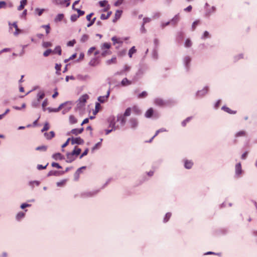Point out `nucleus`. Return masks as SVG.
Returning a JSON list of instances; mask_svg holds the SVG:
<instances>
[{
  "label": "nucleus",
  "mask_w": 257,
  "mask_h": 257,
  "mask_svg": "<svg viewBox=\"0 0 257 257\" xmlns=\"http://www.w3.org/2000/svg\"><path fill=\"white\" fill-rule=\"evenodd\" d=\"M109 127H111L110 130H105V134L106 135H108L111 132H112L113 130H115L116 129H118L119 128L118 125H115V122L114 118H113L112 120H110V123H109Z\"/></svg>",
  "instance_id": "f257e3e1"
},
{
  "label": "nucleus",
  "mask_w": 257,
  "mask_h": 257,
  "mask_svg": "<svg viewBox=\"0 0 257 257\" xmlns=\"http://www.w3.org/2000/svg\"><path fill=\"white\" fill-rule=\"evenodd\" d=\"M9 25L10 29L12 30L13 27L15 29V32H14V35L15 36H17L22 33V30L19 29L17 22H14L13 24L9 23Z\"/></svg>",
  "instance_id": "f03ea898"
},
{
  "label": "nucleus",
  "mask_w": 257,
  "mask_h": 257,
  "mask_svg": "<svg viewBox=\"0 0 257 257\" xmlns=\"http://www.w3.org/2000/svg\"><path fill=\"white\" fill-rule=\"evenodd\" d=\"M89 98V96L87 94H84L81 96L78 100V105L79 107H82L85 105L87 100Z\"/></svg>",
  "instance_id": "7ed1b4c3"
},
{
  "label": "nucleus",
  "mask_w": 257,
  "mask_h": 257,
  "mask_svg": "<svg viewBox=\"0 0 257 257\" xmlns=\"http://www.w3.org/2000/svg\"><path fill=\"white\" fill-rule=\"evenodd\" d=\"M110 95V90L107 91V94L104 96H100L98 97V100L100 103H104L107 101V99Z\"/></svg>",
  "instance_id": "20e7f679"
},
{
  "label": "nucleus",
  "mask_w": 257,
  "mask_h": 257,
  "mask_svg": "<svg viewBox=\"0 0 257 257\" xmlns=\"http://www.w3.org/2000/svg\"><path fill=\"white\" fill-rule=\"evenodd\" d=\"M45 96V93L43 91H40L37 94V100L38 103L37 104H33V106L35 107H37L39 105L40 101L41 99H42Z\"/></svg>",
  "instance_id": "39448f33"
},
{
  "label": "nucleus",
  "mask_w": 257,
  "mask_h": 257,
  "mask_svg": "<svg viewBox=\"0 0 257 257\" xmlns=\"http://www.w3.org/2000/svg\"><path fill=\"white\" fill-rule=\"evenodd\" d=\"M154 103L159 106H164L166 105L165 102L160 98H157L154 100Z\"/></svg>",
  "instance_id": "423d86ee"
},
{
  "label": "nucleus",
  "mask_w": 257,
  "mask_h": 257,
  "mask_svg": "<svg viewBox=\"0 0 257 257\" xmlns=\"http://www.w3.org/2000/svg\"><path fill=\"white\" fill-rule=\"evenodd\" d=\"M117 121L119 122L121 126L124 125L126 122L125 117L122 114H119L117 116Z\"/></svg>",
  "instance_id": "0eeeda50"
},
{
  "label": "nucleus",
  "mask_w": 257,
  "mask_h": 257,
  "mask_svg": "<svg viewBox=\"0 0 257 257\" xmlns=\"http://www.w3.org/2000/svg\"><path fill=\"white\" fill-rule=\"evenodd\" d=\"M71 143L72 145L76 144L81 145L84 143V141L80 137L72 138L71 139Z\"/></svg>",
  "instance_id": "6e6552de"
},
{
  "label": "nucleus",
  "mask_w": 257,
  "mask_h": 257,
  "mask_svg": "<svg viewBox=\"0 0 257 257\" xmlns=\"http://www.w3.org/2000/svg\"><path fill=\"white\" fill-rule=\"evenodd\" d=\"M208 88L207 87H205L202 90L197 92V95L199 96H203L208 92Z\"/></svg>",
  "instance_id": "1a4fd4ad"
},
{
  "label": "nucleus",
  "mask_w": 257,
  "mask_h": 257,
  "mask_svg": "<svg viewBox=\"0 0 257 257\" xmlns=\"http://www.w3.org/2000/svg\"><path fill=\"white\" fill-rule=\"evenodd\" d=\"M27 211V210H25V211H20L16 215V219L18 221H20L22 219H23L25 215L26 212Z\"/></svg>",
  "instance_id": "9d476101"
},
{
  "label": "nucleus",
  "mask_w": 257,
  "mask_h": 257,
  "mask_svg": "<svg viewBox=\"0 0 257 257\" xmlns=\"http://www.w3.org/2000/svg\"><path fill=\"white\" fill-rule=\"evenodd\" d=\"M154 112V109L151 107L147 110V111L145 113V116L147 118H150L153 116Z\"/></svg>",
  "instance_id": "9b49d317"
},
{
  "label": "nucleus",
  "mask_w": 257,
  "mask_h": 257,
  "mask_svg": "<svg viewBox=\"0 0 257 257\" xmlns=\"http://www.w3.org/2000/svg\"><path fill=\"white\" fill-rule=\"evenodd\" d=\"M75 159L74 154L72 152L67 154V162L71 163Z\"/></svg>",
  "instance_id": "f8f14e48"
},
{
  "label": "nucleus",
  "mask_w": 257,
  "mask_h": 257,
  "mask_svg": "<svg viewBox=\"0 0 257 257\" xmlns=\"http://www.w3.org/2000/svg\"><path fill=\"white\" fill-rule=\"evenodd\" d=\"M83 130H84L83 127H81V128L79 129L74 128L71 131L70 133L75 135H77L78 134H81L83 132Z\"/></svg>",
  "instance_id": "ddd939ff"
},
{
  "label": "nucleus",
  "mask_w": 257,
  "mask_h": 257,
  "mask_svg": "<svg viewBox=\"0 0 257 257\" xmlns=\"http://www.w3.org/2000/svg\"><path fill=\"white\" fill-rule=\"evenodd\" d=\"M242 173V169L240 163H238L235 165V173L237 176H239Z\"/></svg>",
  "instance_id": "4468645a"
},
{
  "label": "nucleus",
  "mask_w": 257,
  "mask_h": 257,
  "mask_svg": "<svg viewBox=\"0 0 257 257\" xmlns=\"http://www.w3.org/2000/svg\"><path fill=\"white\" fill-rule=\"evenodd\" d=\"M99 63V60L98 58L95 57L94 58L92 59L89 62V65L92 66H95L98 65Z\"/></svg>",
  "instance_id": "2eb2a0df"
},
{
  "label": "nucleus",
  "mask_w": 257,
  "mask_h": 257,
  "mask_svg": "<svg viewBox=\"0 0 257 257\" xmlns=\"http://www.w3.org/2000/svg\"><path fill=\"white\" fill-rule=\"evenodd\" d=\"M122 11L117 10L115 13L114 19L113 20V22L115 23L117 20H118L121 15Z\"/></svg>",
  "instance_id": "dca6fc26"
},
{
  "label": "nucleus",
  "mask_w": 257,
  "mask_h": 257,
  "mask_svg": "<svg viewBox=\"0 0 257 257\" xmlns=\"http://www.w3.org/2000/svg\"><path fill=\"white\" fill-rule=\"evenodd\" d=\"M44 136L48 140H50L55 137V133L53 131H51L49 133H45Z\"/></svg>",
  "instance_id": "f3484780"
},
{
  "label": "nucleus",
  "mask_w": 257,
  "mask_h": 257,
  "mask_svg": "<svg viewBox=\"0 0 257 257\" xmlns=\"http://www.w3.org/2000/svg\"><path fill=\"white\" fill-rule=\"evenodd\" d=\"M111 40L113 42L114 45H115L116 43L122 44L123 43V40L122 39L117 38L116 37H113L111 38Z\"/></svg>",
  "instance_id": "a211bd4d"
},
{
  "label": "nucleus",
  "mask_w": 257,
  "mask_h": 257,
  "mask_svg": "<svg viewBox=\"0 0 257 257\" xmlns=\"http://www.w3.org/2000/svg\"><path fill=\"white\" fill-rule=\"evenodd\" d=\"M222 109L229 114H235L236 112V111L232 110L229 107L225 106H224L222 107Z\"/></svg>",
  "instance_id": "6ab92c4d"
},
{
  "label": "nucleus",
  "mask_w": 257,
  "mask_h": 257,
  "mask_svg": "<svg viewBox=\"0 0 257 257\" xmlns=\"http://www.w3.org/2000/svg\"><path fill=\"white\" fill-rule=\"evenodd\" d=\"M167 130L164 128H162L156 131L155 135L151 139L149 142H151L152 140L155 138L160 133L166 132Z\"/></svg>",
  "instance_id": "aec40b11"
},
{
  "label": "nucleus",
  "mask_w": 257,
  "mask_h": 257,
  "mask_svg": "<svg viewBox=\"0 0 257 257\" xmlns=\"http://www.w3.org/2000/svg\"><path fill=\"white\" fill-rule=\"evenodd\" d=\"M179 21V15H176L170 21L171 24L176 25Z\"/></svg>",
  "instance_id": "412c9836"
},
{
  "label": "nucleus",
  "mask_w": 257,
  "mask_h": 257,
  "mask_svg": "<svg viewBox=\"0 0 257 257\" xmlns=\"http://www.w3.org/2000/svg\"><path fill=\"white\" fill-rule=\"evenodd\" d=\"M27 3V0H22L21 1L20 5L18 7V10L19 11L22 10Z\"/></svg>",
  "instance_id": "4be33fe9"
},
{
  "label": "nucleus",
  "mask_w": 257,
  "mask_h": 257,
  "mask_svg": "<svg viewBox=\"0 0 257 257\" xmlns=\"http://www.w3.org/2000/svg\"><path fill=\"white\" fill-rule=\"evenodd\" d=\"M52 157L54 159H55L56 160H61L64 158L63 156L60 153H59L54 154L53 155Z\"/></svg>",
  "instance_id": "5701e85b"
},
{
  "label": "nucleus",
  "mask_w": 257,
  "mask_h": 257,
  "mask_svg": "<svg viewBox=\"0 0 257 257\" xmlns=\"http://www.w3.org/2000/svg\"><path fill=\"white\" fill-rule=\"evenodd\" d=\"M131 126L132 128H135L138 125L137 120L135 118H132L130 119Z\"/></svg>",
  "instance_id": "b1692460"
},
{
  "label": "nucleus",
  "mask_w": 257,
  "mask_h": 257,
  "mask_svg": "<svg viewBox=\"0 0 257 257\" xmlns=\"http://www.w3.org/2000/svg\"><path fill=\"white\" fill-rule=\"evenodd\" d=\"M193 163L191 161L186 160L185 161L184 166L186 169H189L192 168Z\"/></svg>",
  "instance_id": "393cba45"
},
{
  "label": "nucleus",
  "mask_w": 257,
  "mask_h": 257,
  "mask_svg": "<svg viewBox=\"0 0 257 257\" xmlns=\"http://www.w3.org/2000/svg\"><path fill=\"white\" fill-rule=\"evenodd\" d=\"M69 120L71 124H75L77 122V118L73 115H70Z\"/></svg>",
  "instance_id": "a878e982"
},
{
  "label": "nucleus",
  "mask_w": 257,
  "mask_h": 257,
  "mask_svg": "<svg viewBox=\"0 0 257 257\" xmlns=\"http://www.w3.org/2000/svg\"><path fill=\"white\" fill-rule=\"evenodd\" d=\"M121 83L122 86H126L131 84L132 82L126 78H125L122 80Z\"/></svg>",
  "instance_id": "bb28decb"
},
{
  "label": "nucleus",
  "mask_w": 257,
  "mask_h": 257,
  "mask_svg": "<svg viewBox=\"0 0 257 257\" xmlns=\"http://www.w3.org/2000/svg\"><path fill=\"white\" fill-rule=\"evenodd\" d=\"M111 45L108 43H104L101 46V49L102 50H109L110 48Z\"/></svg>",
  "instance_id": "cd10ccee"
},
{
  "label": "nucleus",
  "mask_w": 257,
  "mask_h": 257,
  "mask_svg": "<svg viewBox=\"0 0 257 257\" xmlns=\"http://www.w3.org/2000/svg\"><path fill=\"white\" fill-rule=\"evenodd\" d=\"M137 49H136V47L135 46L132 47L128 51V56L130 58H132L133 54L136 53Z\"/></svg>",
  "instance_id": "c85d7f7f"
},
{
  "label": "nucleus",
  "mask_w": 257,
  "mask_h": 257,
  "mask_svg": "<svg viewBox=\"0 0 257 257\" xmlns=\"http://www.w3.org/2000/svg\"><path fill=\"white\" fill-rule=\"evenodd\" d=\"M52 52L54 54H58L59 55H61L62 52L61 47L59 46L56 47L54 51H52Z\"/></svg>",
  "instance_id": "c756f323"
},
{
  "label": "nucleus",
  "mask_w": 257,
  "mask_h": 257,
  "mask_svg": "<svg viewBox=\"0 0 257 257\" xmlns=\"http://www.w3.org/2000/svg\"><path fill=\"white\" fill-rule=\"evenodd\" d=\"M171 215H172L171 213H170V212L167 213L164 218L163 222L165 223L167 222L170 218Z\"/></svg>",
  "instance_id": "7c9ffc66"
},
{
  "label": "nucleus",
  "mask_w": 257,
  "mask_h": 257,
  "mask_svg": "<svg viewBox=\"0 0 257 257\" xmlns=\"http://www.w3.org/2000/svg\"><path fill=\"white\" fill-rule=\"evenodd\" d=\"M246 136V132L244 131L238 132L235 134V137H244Z\"/></svg>",
  "instance_id": "2f4dec72"
},
{
  "label": "nucleus",
  "mask_w": 257,
  "mask_h": 257,
  "mask_svg": "<svg viewBox=\"0 0 257 257\" xmlns=\"http://www.w3.org/2000/svg\"><path fill=\"white\" fill-rule=\"evenodd\" d=\"M81 151V150L80 148L76 147L72 152L73 154H74V155L78 156L80 154Z\"/></svg>",
  "instance_id": "473e14b6"
},
{
  "label": "nucleus",
  "mask_w": 257,
  "mask_h": 257,
  "mask_svg": "<svg viewBox=\"0 0 257 257\" xmlns=\"http://www.w3.org/2000/svg\"><path fill=\"white\" fill-rule=\"evenodd\" d=\"M116 63V58L115 57H112L111 59L108 60L106 61V63L108 65H110L111 64H115Z\"/></svg>",
  "instance_id": "72a5a7b5"
},
{
  "label": "nucleus",
  "mask_w": 257,
  "mask_h": 257,
  "mask_svg": "<svg viewBox=\"0 0 257 257\" xmlns=\"http://www.w3.org/2000/svg\"><path fill=\"white\" fill-rule=\"evenodd\" d=\"M64 18V15L62 14H58L55 19V22H59L62 20Z\"/></svg>",
  "instance_id": "f704fd0d"
},
{
  "label": "nucleus",
  "mask_w": 257,
  "mask_h": 257,
  "mask_svg": "<svg viewBox=\"0 0 257 257\" xmlns=\"http://www.w3.org/2000/svg\"><path fill=\"white\" fill-rule=\"evenodd\" d=\"M191 61V59L190 57L189 56H186L185 58H184V62L186 64V66H187V67H189V65Z\"/></svg>",
  "instance_id": "c9c22d12"
},
{
  "label": "nucleus",
  "mask_w": 257,
  "mask_h": 257,
  "mask_svg": "<svg viewBox=\"0 0 257 257\" xmlns=\"http://www.w3.org/2000/svg\"><path fill=\"white\" fill-rule=\"evenodd\" d=\"M200 23V21L199 20H196L195 22H193L192 25V30L194 31L196 29V27L197 26L199 25Z\"/></svg>",
  "instance_id": "e433bc0d"
},
{
  "label": "nucleus",
  "mask_w": 257,
  "mask_h": 257,
  "mask_svg": "<svg viewBox=\"0 0 257 257\" xmlns=\"http://www.w3.org/2000/svg\"><path fill=\"white\" fill-rule=\"evenodd\" d=\"M111 52L109 50H102V52L101 54V55L102 57H105L107 55H110Z\"/></svg>",
  "instance_id": "4c0bfd02"
},
{
  "label": "nucleus",
  "mask_w": 257,
  "mask_h": 257,
  "mask_svg": "<svg viewBox=\"0 0 257 257\" xmlns=\"http://www.w3.org/2000/svg\"><path fill=\"white\" fill-rule=\"evenodd\" d=\"M62 104L60 105L59 107L57 108H48V109L49 110V112H58L62 108Z\"/></svg>",
  "instance_id": "58836bf2"
},
{
  "label": "nucleus",
  "mask_w": 257,
  "mask_h": 257,
  "mask_svg": "<svg viewBox=\"0 0 257 257\" xmlns=\"http://www.w3.org/2000/svg\"><path fill=\"white\" fill-rule=\"evenodd\" d=\"M50 128L49 124L48 122H46L44 124V127L41 130L42 132L48 131Z\"/></svg>",
  "instance_id": "ea45409f"
},
{
  "label": "nucleus",
  "mask_w": 257,
  "mask_h": 257,
  "mask_svg": "<svg viewBox=\"0 0 257 257\" xmlns=\"http://www.w3.org/2000/svg\"><path fill=\"white\" fill-rule=\"evenodd\" d=\"M47 149V147L45 146H39V147H38L37 148H36V150L37 151H43V152L46 151Z\"/></svg>",
  "instance_id": "a19ab883"
},
{
  "label": "nucleus",
  "mask_w": 257,
  "mask_h": 257,
  "mask_svg": "<svg viewBox=\"0 0 257 257\" xmlns=\"http://www.w3.org/2000/svg\"><path fill=\"white\" fill-rule=\"evenodd\" d=\"M131 108L130 107L127 108L123 114H122L125 117L131 115Z\"/></svg>",
  "instance_id": "79ce46f5"
},
{
  "label": "nucleus",
  "mask_w": 257,
  "mask_h": 257,
  "mask_svg": "<svg viewBox=\"0 0 257 257\" xmlns=\"http://www.w3.org/2000/svg\"><path fill=\"white\" fill-rule=\"evenodd\" d=\"M89 36L87 34H84L81 38L80 41L81 42H85L88 40Z\"/></svg>",
  "instance_id": "37998d69"
},
{
  "label": "nucleus",
  "mask_w": 257,
  "mask_h": 257,
  "mask_svg": "<svg viewBox=\"0 0 257 257\" xmlns=\"http://www.w3.org/2000/svg\"><path fill=\"white\" fill-rule=\"evenodd\" d=\"M100 108H101V105H100V103L99 102H96L95 103L94 113H97L99 111Z\"/></svg>",
  "instance_id": "c03bdc74"
},
{
  "label": "nucleus",
  "mask_w": 257,
  "mask_h": 257,
  "mask_svg": "<svg viewBox=\"0 0 257 257\" xmlns=\"http://www.w3.org/2000/svg\"><path fill=\"white\" fill-rule=\"evenodd\" d=\"M42 46L44 48H48L51 47L52 46V44L50 42H44L42 44Z\"/></svg>",
  "instance_id": "a18cd8bd"
},
{
  "label": "nucleus",
  "mask_w": 257,
  "mask_h": 257,
  "mask_svg": "<svg viewBox=\"0 0 257 257\" xmlns=\"http://www.w3.org/2000/svg\"><path fill=\"white\" fill-rule=\"evenodd\" d=\"M42 27L45 29L47 34H48L50 33V27L49 25H43Z\"/></svg>",
  "instance_id": "49530a36"
},
{
  "label": "nucleus",
  "mask_w": 257,
  "mask_h": 257,
  "mask_svg": "<svg viewBox=\"0 0 257 257\" xmlns=\"http://www.w3.org/2000/svg\"><path fill=\"white\" fill-rule=\"evenodd\" d=\"M147 95H148L147 92L146 91H143L139 95L138 98H145V97H147Z\"/></svg>",
  "instance_id": "de8ad7c7"
},
{
  "label": "nucleus",
  "mask_w": 257,
  "mask_h": 257,
  "mask_svg": "<svg viewBox=\"0 0 257 257\" xmlns=\"http://www.w3.org/2000/svg\"><path fill=\"white\" fill-rule=\"evenodd\" d=\"M74 10H75L76 12H77V13H78V15L77 16H79V17L80 16L84 15V14H85L84 11H81V10H79L78 9H74Z\"/></svg>",
  "instance_id": "09e8293b"
},
{
  "label": "nucleus",
  "mask_w": 257,
  "mask_h": 257,
  "mask_svg": "<svg viewBox=\"0 0 257 257\" xmlns=\"http://www.w3.org/2000/svg\"><path fill=\"white\" fill-rule=\"evenodd\" d=\"M52 53H53V52H52V50L51 49H47L46 51H45L44 52L43 55L45 57H47Z\"/></svg>",
  "instance_id": "8fccbe9b"
},
{
  "label": "nucleus",
  "mask_w": 257,
  "mask_h": 257,
  "mask_svg": "<svg viewBox=\"0 0 257 257\" xmlns=\"http://www.w3.org/2000/svg\"><path fill=\"white\" fill-rule=\"evenodd\" d=\"M192 118L191 117H188L186 119H185L182 122V125L183 126H185L187 123H188Z\"/></svg>",
  "instance_id": "3c124183"
},
{
  "label": "nucleus",
  "mask_w": 257,
  "mask_h": 257,
  "mask_svg": "<svg viewBox=\"0 0 257 257\" xmlns=\"http://www.w3.org/2000/svg\"><path fill=\"white\" fill-rule=\"evenodd\" d=\"M76 41L75 40H73L68 42V43H67V46L68 47H73Z\"/></svg>",
  "instance_id": "603ef678"
},
{
  "label": "nucleus",
  "mask_w": 257,
  "mask_h": 257,
  "mask_svg": "<svg viewBox=\"0 0 257 257\" xmlns=\"http://www.w3.org/2000/svg\"><path fill=\"white\" fill-rule=\"evenodd\" d=\"M79 18V16H77V15H72L71 16V20L72 21V22H75L76 21L78 18Z\"/></svg>",
  "instance_id": "864d4df0"
},
{
  "label": "nucleus",
  "mask_w": 257,
  "mask_h": 257,
  "mask_svg": "<svg viewBox=\"0 0 257 257\" xmlns=\"http://www.w3.org/2000/svg\"><path fill=\"white\" fill-rule=\"evenodd\" d=\"M192 45L191 41L189 39H187L185 41V45L186 47H190Z\"/></svg>",
  "instance_id": "5fc2aeb1"
},
{
  "label": "nucleus",
  "mask_w": 257,
  "mask_h": 257,
  "mask_svg": "<svg viewBox=\"0 0 257 257\" xmlns=\"http://www.w3.org/2000/svg\"><path fill=\"white\" fill-rule=\"evenodd\" d=\"M44 9H36L35 11L37 12L38 16H40L42 15L44 12Z\"/></svg>",
  "instance_id": "6e6d98bb"
},
{
  "label": "nucleus",
  "mask_w": 257,
  "mask_h": 257,
  "mask_svg": "<svg viewBox=\"0 0 257 257\" xmlns=\"http://www.w3.org/2000/svg\"><path fill=\"white\" fill-rule=\"evenodd\" d=\"M48 105V100L47 99H45L42 103V106L43 108V110L45 111L46 108L45 107Z\"/></svg>",
  "instance_id": "4d7b16f0"
},
{
  "label": "nucleus",
  "mask_w": 257,
  "mask_h": 257,
  "mask_svg": "<svg viewBox=\"0 0 257 257\" xmlns=\"http://www.w3.org/2000/svg\"><path fill=\"white\" fill-rule=\"evenodd\" d=\"M96 49L95 47H92L91 48H89V49L88 50V52H87V54L88 55H90L91 54V53L94 51H95Z\"/></svg>",
  "instance_id": "13d9d810"
},
{
  "label": "nucleus",
  "mask_w": 257,
  "mask_h": 257,
  "mask_svg": "<svg viewBox=\"0 0 257 257\" xmlns=\"http://www.w3.org/2000/svg\"><path fill=\"white\" fill-rule=\"evenodd\" d=\"M209 37H210V35H209V32L207 31H205L202 38L204 39H206V38H207Z\"/></svg>",
  "instance_id": "bf43d9fd"
},
{
  "label": "nucleus",
  "mask_w": 257,
  "mask_h": 257,
  "mask_svg": "<svg viewBox=\"0 0 257 257\" xmlns=\"http://www.w3.org/2000/svg\"><path fill=\"white\" fill-rule=\"evenodd\" d=\"M31 204H28V203H23L21 205V208L22 209H25V208H27V207H31Z\"/></svg>",
  "instance_id": "052dcab7"
},
{
  "label": "nucleus",
  "mask_w": 257,
  "mask_h": 257,
  "mask_svg": "<svg viewBox=\"0 0 257 257\" xmlns=\"http://www.w3.org/2000/svg\"><path fill=\"white\" fill-rule=\"evenodd\" d=\"M76 57V53L74 54L71 57H70L69 59H65L64 62L65 63H66V62H68L69 60L74 59Z\"/></svg>",
  "instance_id": "680f3d73"
},
{
  "label": "nucleus",
  "mask_w": 257,
  "mask_h": 257,
  "mask_svg": "<svg viewBox=\"0 0 257 257\" xmlns=\"http://www.w3.org/2000/svg\"><path fill=\"white\" fill-rule=\"evenodd\" d=\"M52 166L53 167L57 168L58 169L62 168V167L60 166L59 164L55 162L52 163Z\"/></svg>",
  "instance_id": "e2e57ef3"
},
{
  "label": "nucleus",
  "mask_w": 257,
  "mask_h": 257,
  "mask_svg": "<svg viewBox=\"0 0 257 257\" xmlns=\"http://www.w3.org/2000/svg\"><path fill=\"white\" fill-rule=\"evenodd\" d=\"M107 3V2L106 1H100L99 3L100 7H104L105 6Z\"/></svg>",
  "instance_id": "0e129e2a"
},
{
  "label": "nucleus",
  "mask_w": 257,
  "mask_h": 257,
  "mask_svg": "<svg viewBox=\"0 0 257 257\" xmlns=\"http://www.w3.org/2000/svg\"><path fill=\"white\" fill-rule=\"evenodd\" d=\"M6 6V2L4 1H1L0 2V9L5 8Z\"/></svg>",
  "instance_id": "69168bd1"
},
{
  "label": "nucleus",
  "mask_w": 257,
  "mask_h": 257,
  "mask_svg": "<svg viewBox=\"0 0 257 257\" xmlns=\"http://www.w3.org/2000/svg\"><path fill=\"white\" fill-rule=\"evenodd\" d=\"M47 165H45V166H43V165H38L37 166V169L38 170H43V169H45L47 167Z\"/></svg>",
  "instance_id": "338daca9"
},
{
  "label": "nucleus",
  "mask_w": 257,
  "mask_h": 257,
  "mask_svg": "<svg viewBox=\"0 0 257 257\" xmlns=\"http://www.w3.org/2000/svg\"><path fill=\"white\" fill-rule=\"evenodd\" d=\"M151 21V19L149 18H145L143 19L144 25L146 23H149Z\"/></svg>",
  "instance_id": "774afa93"
}]
</instances>
